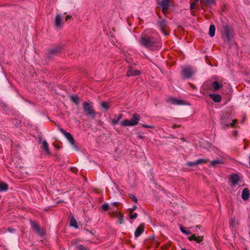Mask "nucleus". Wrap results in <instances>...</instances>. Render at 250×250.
<instances>
[{"mask_svg": "<svg viewBox=\"0 0 250 250\" xmlns=\"http://www.w3.org/2000/svg\"><path fill=\"white\" fill-rule=\"evenodd\" d=\"M8 185L4 183H0V191H6L8 190Z\"/></svg>", "mask_w": 250, "mask_h": 250, "instance_id": "obj_22", "label": "nucleus"}, {"mask_svg": "<svg viewBox=\"0 0 250 250\" xmlns=\"http://www.w3.org/2000/svg\"><path fill=\"white\" fill-rule=\"evenodd\" d=\"M71 17L70 16H67L65 18V21H68Z\"/></svg>", "mask_w": 250, "mask_h": 250, "instance_id": "obj_44", "label": "nucleus"}, {"mask_svg": "<svg viewBox=\"0 0 250 250\" xmlns=\"http://www.w3.org/2000/svg\"><path fill=\"white\" fill-rule=\"evenodd\" d=\"M101 106L102 108H104L106 110H107L109 109V106L106 102H103L101 104Z\"/></svg>", "mask_w": 250, "mask_h": 250, "instance_id": "obj_34", "label": "nucleus"}, {"mask_svg": "<svg viewBox=\"0 0 250 250\" xmlns=\"http://www.w3.org/2000/svg\"><path fill=\"white\" fill-rule=\"evenodd\" d=\"M224 163V161L222 159H217L216 160H213L210 162L209 164V166L212 167H216L218 165L223 164Z\"/></svg>", "mask_w": 250, "mask_h": 250, "instance_id": "obj_16", "label": "nucleus"}, {"mask_svg": "<svg viewBox=\"0 0 250 250\" xmlns=\"http://www.w3.org/2000/svg\"><path fill=\"white\" fill-rule=\"evenodd\" d=\"M210 97L215 102H219L221 101V96L219 94H210Z\"/></svg>", "mask_w": 250, "mask_h": 250, "instance_id": "obj_20", "label": "nucleus"}, {"mask_svg": "<svg viewBox=\"0 0 250 250\" xmlns=\"http://www.w3.org/2000/svg\"><path fill=\"white\" fill-rule=\"evenodd\" d=\"M82 105L83 110L85 113V115L90 116L92 119H95L96 112L93 109L92 103L89 104L86 102H84L83 103Z\"/></svg>", "mask_w": 250, "mask_h": 250, "instance_id": "obj_3", "label": "nucleus"}, {"mask_svg": "<svg viewBox=\"0 0 250 250\" xmlns=\"http://www.w3.org/2000/svg\"><path fill=\"white\" fill-rule=\"evenodd\" d=\"M229 227L231 229H233L235 227V218H231L229 220Z\"/></svg>", "mask_w": 250, "mask_h": 250, "instance_id": "obj_27", "label": "nucleus"}, {"mask_svg": "<svg viewBox=\"0 0 250 250\" xmlns=\"http://www.w3.org/2000/svg\"><path fill=\"white\" fill-rule=\"evenodd\" d=\"M142 126H143L144 127H146V128H152L153 127V126L148 125H146V124H142Z\"/></svg>", "mask_w": 250, "mask_h": 250, "instance_id": "obj_41", "label": "nucleus"}, {"mask_svg": "<svg viewBox=\"0 0 250 250\" xmlns=\"http://www.w3.org/2000/svg\"><path fill=\"white\" fill-rule=\"evenodd\" d=\"M195 5H196V2H192L191 4H190V8L191 9H193L194 8L195 6Z\"/></svg>", "mask_w": 250, "mask_h": 250, "instance_id": "obj_42", "label": "nucleus"}, {"mask_svg": "<svg viewBox=\"0 0 250 250\" xmlns=\"http://www.w3.org/2000/svg\"><path fill=\"white\" fill-rule=\"evenodd\" d=\"M167 102L172 104L174 105H183L185 104V101L174 97L168 98L167 99Z\"/></svg>", "mask_w": 250, "mask_h": 250, "instance_id": "obj_10", "label": "nucleus"}, {"mask_svg": "<svg viewBox=\"0 0 250 250\" xmlns=\"http://www.w3.org/2000/svg\"><path fill=\"white\" fill-rule=\"evenodd\" d=\"M122 117L123 115L122 114H120L118 116H115V118L112 121V123L114 125L117 124L122 118Z\"/></svg>", "mask_w": 250, "mask_h": 250, "instance_id": "obj_24", "label": "nucleus"}, {"mask_svg": "<svg viewBox=\"0 0 250 250\" xmlns=\"http://www.w3.org/2000/svg\"><path fill=\"white\" fill-rule=\"evenodd\" d=\"M180 229L181 231L183 233H185V234H188V235H189V234H191V232L190 231H188V230H185L183 226H180Z\"/></svg>", "mask_w": 250, "mask_h": 250, "instance_id": "obj_33", "label": "nucleus"}, {"mask_svg": "<svg viewBox=\"0 0 250 250\" xmlns=\"http://www.w3.org/2000/svg\"><path fill=\"white\" fill-rule=\"evenodd\" d=\"M196 238V236L195 234H192V235H191V236L190 237H189L188 238V239L189 241H192V240L195 241Z\"/></svg>", "mask_w": 250, "mask_h": 250, "instance_id": "obj_39", "label": "nucleus"}, {"mask_svg": "<svg viewBox=\"0 0 250 250\" xmlns=\"http://www.w3.org/2000/svg\"><path fill=\"white\" fill-rule=\"evenodd\" d=\"M137 135H138V137L139 138H140L141 139H143V136L140 134L138 133Z\"/></svg>", "mask_w": 250, "mask_h": 250, "instance_id": "obj_45", "label": "nucleus"}, {"mask_svg": "<svg viewBox=\"0 0 250 250\" xmlns=\"http://www.w3.org/2000/svg\"><path fill=\"white\" fill-rule=\"evenodd\" d=\"M215 27L214 25H210L209 29V35L210 37H213L215 35Z\"/></svg>", "mask_w": 250, "mask_h": 250, "instance_id": "obj_21", "label": "nucleus"}, {"mask_svg": "<svg viewBox=\"0 0 250 250\" xmlns=\"http://www.w3.org/2000/svg\"><path fill=\"white\" fill-rule=\"evenodd\" d=\"M195 71L194 69L190 66L184 68L182 70V76L185 79L191 78L194 74Z\"/></svg>", "mask_w": 250, "mask_h": 250, "instance_id": "obj_6", "label": "nucleus"}, {"mask_svg": "<svg viewBox=\"0 0 250 250\" xmlns=\"http://www.w3.org/2000/svg\"><path fill=\"white\" fill-rule=\"evenodd\" d=\"M114 204L115 205V206H117L118 204V203L115 202V203H114Z\"/></svg>", "mask_w": 250, "mask_h": 250, "instance_id": "obj_46", "label": "nucleus"}, {"mask_svg": "<svg viewBox=\"0 0 250 250\" xmlns=\"http://www.w3.org/2000/svg\"><path fill=\"white\" fill-rule=\"evenodd\" d=\"M140 120V116L138 114H134L131 120L125 119L121 122L122 125L124 126H134L137 125Z\"/></svg>", "mask_w": 250, "mask_h": 250, "instance_id": "obj_4", "label": "nucleus"}, {"mask_svg": "<svg viewBox=\"0 0 250 250\" xmlns=\"http://www.w3.org/2000/svg\"><path fill=\"white\" fill-rule=\"evenodd\" d=\"M39 143L40 144H41V143L42 144V147H43V149L44 150V151H45L46 153L48 155H50L51 153L49 149V146H48L47 142L45 140L42 141V138L40 137L39 140Z\"/></svg>", "mask_w": 250, "mask_h": 250, "instance_id": "obj_12", "label": "nucleus"}, {"mask_svg": "<svg viewBox=\"0 0 250 250\" xmlns=\"http://www.w3.org/2000/svg\"><path fill=\"white\" fill-rule=\"evenodd\" d=\"M60 131L64 135L66 138L69 141L71 145L75 148H77L75 144V140L70 133L67 132L62 128L60 129Z\"/></svg>", "mask_w": 250, "mask_h": 250, "instance_id": "obj_9", "label": "nucleus"}, {"mask_svg": "<svg viewBox=\"0 0 250 250\" xmlns=\"http://www.w3.org/2000/svg\"><path fill=\"white\" fill-rule=\"evenodd\" d=\"M70 225L71 226L74 227L76 229H78L79 228L76 220L73 217H72L70 220Z\"/></svg>", "mask_w": 250, "mask_h": 250, "instance_id": "obj_25", "label": "nucleus"}, {"mask_svg": "<svg viewBox=\"0 0 250 250\" xmlns=\"http://www.w3.org/2000/svg\"><path fill=\"white\" fill-rule=\"evenodd\" d=\"M118 223L120 224H122L124 223V216L119 213L118 214Z\"/></svg>", "mask_w": 250, "mask_h": 250, "instance_id": "obj_31", "label": "nucleus"}, {"mask_svg": "<svg viewBox=\"0 0 250 250\" xmlns=\"http://www.w3.org/2000/svg\"><path fill=\"white\" fill-rule=\"evenodd\" d=\"M137 213H134L133 214H130V216H129V218L130 219H135L137 218Z\"/></svg>", "mask_w": 250, "mask_h": 250, "instance_id": "obj_38", "label": "nucleus"}, {"mask_svg": "<svg viewBox=\"0 0 250 250\" xmlns=\"http://www.w3.org/2000/svg\"><path fill=\"white\" fill-rule=\"evenodd\" d=\"M101 208L103 210L105 211H107L109 209V205L107 203H105L104 204H103L102 206H101Z\"/></svg>", "mask_w": 250, "mask_h": 250, "instance_id": "obj_32", "label": "nucleus"}, {"mask_svg": "<svg viewBox=\"0 0 250 250\" xmlns=\"http://www.w3.org/2000/svg\"><path fill=\"white\" fill-rule=\"evenodd\" d=\"M30 224L34 229V231L37 232L39 235L43 236L45 235V231L44 229H42L39 225L36 223L35 222L31 221Z\"/></svg>", "mask_w": 250, "mask_h": 250, "instance_id": "obj_8", "label": "nucleus"}, {"mask_svg": "<svg viewBox=\"0 0 250 250\" xmlns=\"http://www.w3.org/2000/svg\"><path fill=\"white\" fill-rule=\"evenodd\" d=\"M144 228L145 226L143 224H141L136 229L135 233L134 235L135 237H138L140 236L141 234L143 233V232L144 231Z\"/></svg>", "mask_w": 250, "mask_h": 250, "instance_id": "obj_14", "label": "nucleus"}, {"mask_svg": "<svg viewBox=\"0 0 250 250\" xmlns=\"http://www.w3.org/2000/svg\"><path fill=\"white\" fill-rule=\"evenodd\" d=\"M61 48L60 47H56L49 50L48 56L50 58H52L54 55H58L61 52Z\"/></svg>", "mask_w": 250, "mask_h": 250, "instance_id": "obj_13", "label": "nucleus"}, {"mask_svg": "<svg viewBox=\"0 0 250 250\" xmlns=\"http://www.w3.org/2000/svg\"><path fill=\"white\" fill-rule=\"evenodd\" d=\"M170 0H162L161 2V6L163 8V11L164 13V10H167L169 5Z\"/></svg>", "mask_w": 250, "mask_h": 250, "instance_id": "obj_19", "label": "nucleus"}, {"mask_svg": "<svg viewBox=\"0 0 250 250\" xmlns=\"http://www.w3.org/2000/svg\"><path fill=\"white\" fill-rule=\"evenodd\" d=\"M203 236L196 237L195 241L197 243H199L203 241Z\"/></svg>", "mask_w": 250, "mask_h": 250, "instance_id": "obj_37", "label": "nucleus"}, {"mask_svg": "<svg viewBox=\"0 0 250 250\" xmlns=\"http://www.w3.org/2000/svg\"><path fill=\"white\" fill-rule=\"evenodd\" d=\"M198 0H194V2H196L198 1Z\"/></svg>", "mask_w": 250, "mask_h": 250, "instance_id": "obj_47", "label": "nucleus"}, {"mask_svg": "<svg viewBox=\"0 0 250 250\" xmlns=\"http://www.w3.org/2000/svg\"><path fill=\"white\" fill-rule=\"evenodd\" d=\"M140 42L142 46L150 50H157L161 46V43L158 39L146 35L141 36Z\"/></svg>", "mask_w": 250, "mask_h": 250, "instance_id": "obj_1", "label": "nucleus"}, {"mask_svg": "<svg viewBox=\"0 0 250 250\" xmlns=\"http://www.w3.org/2000/svg\"><path fill=\"white\" fill-rule=\"evenodd\" d=\"M222 29L221 37L224 42L230 43L234 36V31L232 27L229 25L227 21H221Z\"/></svg>", "mask_w": 250, "mask_h": 250, "instance_id": "obj_2", "label": "nucleus"}, {"mask_svg": "<svg viewBox=\"0 0 250 250\" xmlns=\"http://www.w3.org/2000/svg\"><path fill=\"white\" fill-rule=\"evenodd\" d=\"M160 27L162 32H164V27L166 25V21L164 20H162L160 21Z\"/></svg>", "mask_w": 250, "mask_h": 250, "instance_id": "obj_28", "label": "nucleus"}, {"mask_svg": "<svg viewBox=\"0 0 250 250\" xmlns=\"http://www.w3.org/2000/svg\"><path fill=\"white\" fill-rule=\"evenodd\" d=\"M136 208H137V206H133L132 207V208H131L130 209V210H129V214H132V213L133 212L134 210H135Z\"/></svg>", "mask_w": 250, "mask_h": 250, "instance_id": "obj_40", "label": "nucleus"}, {"mask_svg": "<svg viewBox=\"0 0 250 250\" xmlns=\"http://www.w3.org/2000/svg\"><path fill=\"white\" fill-rule=\"evenodd\" d=\"M237 122L236 120H233L231 122V119L229 117L227 118L222 117L221 119V123L222 125L223 128H225L229 126L233 127L234 126L235 124Z\"/></svg>", "mask_w": 250, "mask_h": 250, "instance_id": "obj_7", "label": "nucleus"}, {"mask_svg": "<svg viewBox=\"0 0 250 250\" xmlns=\"http://www.w3.org/2000/svg\"><path fill=\"white\" fill-rule=\"evenodd\" d=\"M62 17L60 14H57L56 16L55 24L57 27H59L62 22Z\"/></svg>", "mask_w": 250, "mask_h": 250, "instance_id": "obj_15", "label": "nucleus"}, {"mask_svg": "<svg viewBox=\"0 0 250 250\" xmlns=\"http://www.w3.org/2000/svg\"><path fill=\"white\" fill-rule=\"evenodd\" d=\"M8 230L9 232H13V231H14V229H11V228H8Z\"/></svg>", "mask_w": 250, "mask_h": 250, "instance_id": "obj_43", "label": "nucleus"}, {"mask_svg": "<svg viewBox=\"0 0 250 250\" xmlns=\"http://www.w3.org/2000/svg\"><path fill=\"white\" fill-rule=\"evenodd\" d=\"M196 161L194 162H188L187 163V165L188 167H192L196 165Z\"/></svg>", "mask_w": 250, "mask_h": 250, "instance_id": "obj_35", "label": "nucleus"}, {"mask_svg": "<svg viewBox=\"0 0 250 250\" xmlns=\"http://www.w3.org/2000/svg\"><path fill=\"white\" fill-rule=\"evenodd\" d=\"M229 180L230 181V186L234 187L237 184L238 181H239V178L237 174H233L230 175Z\"/></svg>", "mask_w": 250, "mask_h": 250, "instance_id": "obj_11", "label": "nucleus"}, {"mask_svg": "<svg viewBox=\"0 0 250 250\" xmlns=\"http://www.w3.org/2000/svg\"><path fill=\"white\" fill-rule=\"evenodd\" d=\"M76 250H89L87 248L81 244H78L76 246Z\"/></svg>", "mask_w": 250, "mask_h": 250, "instance_id": "obj_29", "label": "nucleus"}, {"mask_svg": "<svg viewBox=\"0 0 250 250\" xmlns=\"http://www.w3.org/2000/svg\"><path fill=\"white\" fill-rule=\"evenodd\" d=\"M129 197L135 203H137V199L136 198V197L134 195H132V194H129Z\"/></svg>", "mask_w": 250, "mask_h": 250, "instance_id": "obj_36", "label": "nucleus"}, {"mask_svg": "<svg viewBox=\"0 0 250 250\" xmlns=\"http://www.w3.org/2000/svg\"><path fill=\"white\" fill-rule=\"evenodd\" d=\"M197 227L199 229H200V226H197Z\"/></svg>", "mask_w": 250, "mask_h": 250, "instance_id": "obj_48", "label": "nucleus"}, {"mask_svg": "<svg viewBox=\"0 0 250 250\" xmlns=\"http://www.w3.org/2000/svg\"><path fill=\"white\" fill-rule=\"evenodd\" d=\"M141 73L140 71L138 70H132L131 69H129L127 73L126 76L127 77L133 76H137L140 75Z\"/></svg>", "mask_w": 250, "mask_h": 250, "instance_id": "obj_17", "label": "nucleus"}, {"mask_svg": "<svg viewBox=\"0 0 250 250\" xmlns=\"http://www.w3.org/2000/svg\"><path fill=\"white\" fill-rule=\"evenodd\" d=\"M250 196L249 189L248 188L243 189L242 193V198L244 200H247Z\"/></svg>", "mask_w": 250, "mask_h": 250, "instance_id": "obj_18", "label": "nucleus"}, {"mask_svg": "<svg viewBox=\"0 0 250 250\" xmlns=\"http://www.w3.org/2000/svg\"><path fill=\"white\" fill-rule=\"evenodd\" d=\"M209 161L208 159H199L196 160L197 165H202L203 164H206Z\"/></svg>", "mask_w": 250, "mask_h": 250, "instance_id": "obj_26", "label": "nucleus"}, {"mask_svg": "<svg viewBox=\"0 0 250 250\" xmlns=\"http://www.w3.org/2000/svg\"><path fill=\"white\" fill-rule=\"evenodd\" d=\"M205 2L207 5H215L216 4V0H201V3Z\"/></svg>", "mask_w": 250, "mask_h": 250, "instance_id": "obj_23", "label": "nucleus"}, {"mask_svg": "<svg viewBox=\"0 0 250 250\" xmlns=\"http://www.w3.org/2000/svg\"><path fill=\"white\" fill-rule=\"evenodd\" d=\"M71 100L76 104H79V98L77 96H72L71 97Z\"/></svg>", "mask_w": 250, "mask_h": 250, "instance_id": "obj_30", "label": "nucleus"}, {"mask_svg": "<svg viewBox=\"0 0 250 250\" xmlns=\"http://www.w3.org/2000/svg\"><path fill=\"white\" fill-rule=\"evenodd\" d=\"M203 86L207 90H212L215 91L221 88L223 86V84L222 82L219 83L218 81H215L210 83H205Z\"/></svg>", "mask_w": 250, "mask_h": 250, "instance_id": "obj_5", "label": "nucleus"}]
</instances>
